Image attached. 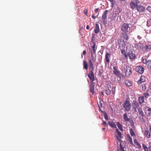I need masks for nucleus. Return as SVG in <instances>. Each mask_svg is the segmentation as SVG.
<instances>
[{
  "instance_id": "44",
  "label": "nucleus",
  "mask_w": 151,
  "mask_h": 151,
  "mask_svg": "<svg viewBox=\"0 0 151 151\" xmlns=\"http://www.w3.org/2000/svg\"><path fill=\"white\" fill-rule=\"evenodd\" d=\"M146 89V86L145 84L142 85V89L143 91H145Z\"/></svg>"
},
{
  "instance_id": "9",
  "label": "nucleus",
  "mask_w": 151,
  "mask_h": 151,
  "mask_svg": "<svg viewBox=\"0 0 151 151\" xmlns=\"http://www.w3.org/2000/svg\"><path fill=\"white\" fill-rule=\"evenodd\" d=\"M135 71L140 74H142L143 73L144 69L142 65L137 66L135 68Z\"/></svg>"
},
{
  "instance_id": "4",
  "label": "nucleus",
  "mask_w": 151,
  "mask_h": 151,
  "mask_svg": "<svg viewBox=\"0 0 151 151\" xmlns=\"http://www.w3.org/2000/svg\"><path fill=\"white\" fill-rule=\"evenodd\" d=\"M108 11L106 10L104 12L102 16V20L103 21L104 24L106 25L107 23V14L108 13Z\"/></svg>"
},
{
  "instance_id": "25",
  "label": "nucleus",
  "mask_w": 151,
  "mask_h": 151,
  "mask_svg": "<svg viewBox=\"0 0 151 151\" xmlns=\"http://www.w3.org/2000/svg\"><path fill=\"white\" fill-rule=\"evenodd\" d=\"M139 103L136 100H135L133 101L132 103V107H137V108L139 106Z\"/></svg>"
},
{
  "instance_id": "32",
  "label": "nucleus",
  "mask_w": 151,
  "mask_h": 151,
  "mask_svg": "<svg viewBox=\"0 0 151 151\" xmlns=\"http://www.w3.org/2000/svg\"><path fill=\"white\" fill-rule=\"evenodd\" d=\"M129 132L132 137H133L134 136H135V134L132 129L131 128L130 129Z\"/></svg>"
},
{
  "instance_id": "30",
  "label": "nucleus",
  "mask_w": 151,
  "mask_h": 151,
  "mask_svg": "<svg viewBox=\"0 0 151 151\" xmlns=\"http://www.w3.org/2000/svg\"><path fill=\"white\" fill-rule=\"evenodd\" d=\"M101 112L103 113L105 119L106 120H108V115L107 113L105 111H101Z\"/></svg>"
},
{
  "instance_id": "3",
  "label": "nucleus",
  "mask_w": 151,
  "mask_h": 151,
  "mask_svg": "<svg viewBox=\"0 0 151 151\" xmlns=\"http://www.w3.org/2000/svg\"><path fill=\"white\" fill-rule=\"evenodd\" d=\"M111 54L109 53L106 52L105 55V59L104 63L105 65H109V63L110 62V59L111 57Z\"/></svg>"
},
{
  "instance_id": "29",
  "label": "nucleus",
  "mask_w": 151,
  "mask_h": 151,
  "mask_svg": "<svg viewBox=\"0 0 151 151\" xmlns=\"http://www.w3.org/2000/svg\"><path fill=\"white\" fill-rule=\"evenodd\" d=\"M116 124L119 129L121 131H123V130L122 128V125L119 122H116Z\"/></svg>"
},
{
  "instance_id": "56",
  "label": "nucleus",
  "mask_w": 151,
  "mask_h": 151,
  "mask_svg": "<svg viewBox=\"0 0 151 151\" xmlns=\"http://www.w3.org/2000/svg\"><path fill=\"white\" fill-rule=\"evenodd\" d=\"M99 8H97V9H96L95 10H94V12H98V11H99Z\"/></svg>"
},
{
  "instance_id": "62",
  "label": "nucleus",
  "mask_w": 151,
  "mask_h": 151,
  "mask_svg": "<svg viewBox=\"0 0 151 151\" xmlns=\"http://www.w3.org/2000/svg\"><path fill=\"white\" fill-rule=\"evenodd\" d=\"M149 130L150 132H151V125H150L149 126Z\"/></svg>"
},
{
  "instance_id": "63",
  "label": "nucleus",
  "mask_w": 151,
  "mask_h": 151,
  "mask_svg": "<svg viewBox=\"0 0 151 151\" xmlns=\"http://www.w3.org/2000/svg\"><path fill=\"white\" fill-rule=\"evenodd\" d=\"M92 61L93 62H96V58L95 59H93V60H92Z\"/></svg>"
},
{
  "instance_id": "33",
  "label": "nucleus",
  "mask_w": 151,
  "mask_h": 151,
  "mask_svg": "<svg viewBox=\"0 0 151 151\" xmlns=\"http://www.w3.org/2000/svg\"><path fill=\"white\" fill-rule=\"evenodd\" d=\"M122 35L123 36L124 39L126 40H128L129 37L126 33H122Z\"/></svg>"
},
{
  "instance_id": "34",
  "label": "nucleus",
  "mask_w": 151,
  "mask_h": 151,
  "mask_svg": "<svg viewBox=\"0 0 151 151\" xmlns=\"http://www.w3.org/2000/svg\"><path fill=\"white\" fill-rule=\"evenodd\" d=\"M148 111L147 115L148 116L150 117L151 116V108L150 107H147Z\"/></svg>"
},
{
  "instance_id": "51",
  "label": "nucleus",
  "mask_w": 151,
  "mask_h": 151,
  "mask_svg": "<svg viewBox=\"0 0 151 151\" xmlns=\"http://www.w3.org/2000/svg\"><path fill=\"white\" fill-rule=\"evenodd\" d=\"M101 107H102V105L101 104H100V106H99V111H101H101H102V110H101Z\"/></svg>"
},
{
  "instance_id": "60",
  "label": "nucleus",
  "mask_w": 151,
  "mask_h": 151,
  "mask_svg": "<svg viewBox=\"0 0 151 151\" xmlns=\"http://www.w3.org/2000/svg\"><path fill=\"white\" fill-rule=\"evenodd\" d=\"M83 53L84 55H86V50H85L83 51Z\"/></svg>"
},
{
  "instance_id": "2",
  "label": "nucleus",
  "mask_w": 151,
  "mask_h": 151,
  "mask_svg": "<svg viewBox=\"0 0 151 151\" xmlns=\"http://www.w3.org/2000/svg\"><path fill=\"white\" fill-rule=\"evenodd\" d=\"M121 30L124 33H126L130 29L129 24L127 23H124L123 24L121 27Z\"/></svg>"
},
{
  "instance_id": "58",
  "label": "nucleus",
  "mask_w": 151,
  "mask_h": 151,
  "mask_svg": "<svg viewBox=\"0 0 151 151\" xmlns=\"http://www.w3.org/2000/svg\"><path fill=\"white\" fill-rule=\"evenodd\" d=\"M137 37L139 40H140L141 39V37L139 35H138Z\"/></svg>"
},
{
  "instance_id": "50",
  "label": "nucleus",
  "mask_w": 151,
  "mask_h": 151,
  "mask_svg": "<svg viewBox=\"0 0 151 151\" xmlns=\"http://www.w3.org/2000/svg\"><path fill=\"white\" fill-rule=\"evenodd\" d=\"M147 60L146 59H143L142 60V62H143V63L144 64H146L147 62Z\"/></svg>"
},
{
  "instance_id": "64",
  "label": "nucleus",
  "mask_w": 151,
  "mask_h": 151,
  "mask_svg": "<svg viewBox=\"0 0 151 151\" xmlns=\"http://www.w3.org/2000/svg\"><path fill=\"white\" fill-rule=\"evenodd\" d=\"M102 131H104V130H105V128H102Z\"/></svg>"
},
{
  "instance_id": "39",
  "label": "nucleus",
  "mask_w": 151,
  "mask_h": 151,
  "mask_svg": "<svg viewBox=\"0 0 151 151\" xmlns=\"http://www.w3.org/2000/svg\"><path fill=\"white\" fill-rule=\"evenodd\" d=\"M147 25L148 27L151 26V18L147 21Z\"/></svg>"
},
{
  "instance_id": "21",
  "label": "nucleus",
  "mask_w": 151,
  "mask_h": 151,
  "mask_svg": "<svg viewBox=\"0 0 151 151\" xmlns=\"http://www.w3.org/2000/svg\"><path fill=\"white\" fill-rule=\"evenodd\" d=\"M100 29L99 24H96L95 28L94 30V32L95 34H97L100 31Z\"/></svg>"
},
{
  "instance_id": "7",
  "label": "nucleus",
  "mask_w": 151,
  "mask_h": 151,
  "mask_svg": "<svg viewBox=\"0 0 151 151\" xmlns=\"http://www.w3.org/2000/svg\"><path fill=\"white\" fill-rule=\"evenodd\" d=\"M138 2L137 0L133 1H131L130 3V6L132 9H134L135 8H136L138 6Z\"/></svg>"
},
{
  "instance_id": "35",
  "label": "nucleus",
  "mask_w": 151,
  "mask_h": 151,
  "mask_svg": "<svg viewBox=\"0 0 151 151\" xmlns=\"http://www.w3.org/2000/svg\"><path fill=\"white\" fill-rule=\"evenodd\" d=\"M105 93L107 95H110L111 93V91L109 88H106Z\"/></svg>"
},
{
  "instance_id": "1",
  "label": "nucleus",
  "mask_w": 151,
  "mask_h": 151,
  "mask_svg": "<svg viewBox=\"0 0 151 151\" xmlns=\"http://www.w3.org/2000/svg\"><path fill=\"white\" fill-rule=\"evenodd\" d=\"M124 111L129 112L131 110V105L130 101L128 100L124 101L122 104Z\"/></svg>"
},
{
  "instance_id": "47",
  "label": "nucleus",
  "mask_w": 151,
  "mask_h": 151,
  "mask_svg": "<svg viewBox=\"0 0 151 151\" xmlns=\"http://www.w3.org/2000/svg\"><path fill=\"white\" fill-rule=\"evenodd\" d=\"M102 124L104 125L105 126H108V124L106 122L104 121H103Z\"/></svg>"
},
{
  "instance_id": "37",
  "label": "nucleus",
  "mask_w": 151,
  "mask_h": 151,
  "mask_svg": "<svg viewBox=\"0 0 151 151\" xmlns=\"http://www.w3.org/2000/svg\"><path fill=\"white\" fill-rule=\"evenodd\" d=\"M119 149L121 151H126V150H124V148L122 145V144L121 143H120L119 145Z\"/></svg>"
},
{
  "instance_id": "31",
  "label": "nucleus",
  "mask_w": 151,
  "mask_h": 151,
  "mask_svg": "<svg viewBox=\"0 0 151 151\" xmlns=\"http://www.w3.org/2000/svg\"><path fill=\"white\" fill-rule=\"evenodd\" d=\"M127 138L130 144H133L132 138L130 136L129 134L127 135Z\"/></svg>"
},
{
  "instance_id": "14",
  "label": "nucleus",
  "mask_w": 151,
  "mask_h": 151,
  "mask_svg": "<svg viewBox=\"0 0 151 151\" xmlns=\"http://www.w3.org/2000/svg\"><path fill=\"white\" fill-rule=\"evenodd\" d=\"M137 11L139 12V13H142L144 12L145 10V7L141 5H139L136 8Z\"/></svg>"
},
{
  "instance_id": "16",
  "label": "nucleus",
  "mask_w": 151,
  "mask_h": 151,
  "mask_svg": "<svg viewBox=\"0 0 151 151\" xmlns=\"http://www.w3.org/2000/svg\"><path fill=\"white\" fill-rule=\"evenodd\" d=\"M115 133L118 134V136H116V137L119 140L120 138H122V133L117 128L116 129Z\"/></svg>"
},
{
  "instance_id": "5",
  "label": "nucleus",
  "mask_w": 151,
  "mask_h": 151,
  "mask_svg": "<svg viewBox=\"0 0 151 151\" xmlns=\"http://www.w3.org/2000/svg\"><path fill=\"white\" fill-rule=\"evenodd\" d=\"M94 69L89 70V73L87 76L91 81H94L95 80L93 70Z\"/></svg>"
},
{
  "instance_id": "15",
  "label": "nucleus",
  "mask_w": 151,
  "mask_h": 151,
  "mask_svg": "<svg viewBox=\"0 0 151 151\" xmlns=\"http://www.w3.org/2000/svg\"><path fill=\"white\" fill-rule=\"evenodd\" d=\"M126 70L125 73V76L127 77L129 76L132 73L131 68L129 66H127L126 67Z\"/></svg>"
},
{
  "instance_id": "48",
  "label": "nucleus",
  "mask_w": 151,
  "mask_h": 151,
  "mask_svg": "<svg viewBox=\"0 0 151 151\" xmlns=\"http://www.w3.org/2000/svg\"><path fill=\"white\" fill-rule=\"evenodd\" d=\"M139 115H141L142 116H144L145 115H144V113L142 111L141 112H139Z\"/></svg>"
},
{
  "instance_id": "42",
  "label": "nucleus",
  "mask_w": 151,
  "mask_h": 151,
  "mask_svg": "<svg viewBox=\"0 0 151 151\" xmlns=\"http://www.w3.org/2000/svg\"><path fill=\"white\" fill-rule=\"evenodd\" d=\"M148 90H147V92H148ZM144 95L145 96V97L146 98H147L149 96V93H145L144 94Z\"/></svg>"
},
{
  "instance_id": "59",
  "label": "nucleus",
  "mask_w": 151,
  "mask_h": 151,
  "mask_svg": "<svg viewBox=\"0 0 151 151\" xmlns=\"http://www.w3.org/2000/svg\"><path fill=\"white\" fill-rule=\"evenodd\" d=\"M92 18H93L94 19H96V17H95V16L93 14L92 16Z\"/></svg>"
},
{
  "instance_id": "27",
  "label": "nucleus",
  "mask_w": 151,
  "mask_h": 151,
  "mask_svg": "<svg viewBox=\"0 0 151 151\" xmlns=\"http://www.w3.org/2000/svg\"><path fill=\"white\" fill-rule=\"evenodd\" d=\"M145 135L148 138H150L151 137L150 133L149 132L148 130H147L145 131Z\"/></svg>"
},
{
  "instance_id": "38",
  "label": "nucleus",
  "mask_w": 151,
  "mask_h": 151,
  "mask_svg": "<svg viewBox=\"0 0 151 151\" xmlns=\"http://www.w3.org/2000/svg\"><path fill=\"white\" fill-rule=\"evenodd\" d=\"M144 116H142L141 115H139V120L142 122H144V121H145L144 119L143 118V117Z\"/></svg>"
},
{
  "instance_id": "36",
  "label": "nucleus",
  "mask_w": 151,
  "mask_h": 151,
  "mask_svg": "<svg viewBox=\"0 0 151 151\" xmlns=\"http://www.w3.org/2000/svg\"><path fill=\"white\" fill-rule=\"evenodd\" d=\"M129 123H130L131 126L132 127V128H134L135 127L134 126V123L132 120H131L130 122H129Z\"/></svg>"
},
{
  "instance_id": "17",
  "label": "nucleus",
  "mask_w": 151,
  "mask_h": 151,
  "mask_svg": "<svg viewBox=\"0 0 151 151\" xmlns=\"http://www.w3.org/2000/svg\"><path fill=\"white\" fill-rule=\"evenodd\" d=\"M142 147L145 151H151V146L149 145L147 147L144 144H142Z\"/></svg>"
},
{
  "instance_id": "45",
  "label": "nucleus",
  "mask_w": 151,
  "mask_h": 151,
  "mask_svg": "<svg viewBox=\"0 0 151 151\" xmlns=\"http://www.w3.org/2000/svg\"><path fill=\"white\" fill-rule=\"evenodd\" d=\"M148 11L150 12L151 13V6H149L146 9Z\"/></svg>"
},
{
  "instance_id": "28",
  "label": "nucleus",
  "mask_w": 151,
  "mask_h": 151,
  "mask_svg": "<svg viewBox=\"0 0 151 151\" xmlns=\"http://www.w3.org/2000/svg\"><path fill=\"white\" fill-rule=\"evenodd\" d=\"M138 100L139 103L140 104H142L144 101V96H140Z\"/></svg>"
},
{
  "instance_id": "40",
  "label": "nucleus",
  "mask_w": 151,
  "mask_h": 151,
  "mask_svg": "<svg viewBox=\"0 0 151 151\" xmlns=\"http://www.w3.org/2000/svg\"><path fill=\"white\" fill-rule=\"evenodd\" d=\"M90 50L91 51V60H92L93 59H96V58L94 57V56L93 55V54H94V53H93V52L92 51V50L91 49L90 50H89L90 51Z\"/></svg>"
},
{
  "instance_id": "19",
  "label": "nucleus",
  "mask_w": 151,
  "mask_h": 151,
  "mask_svg": "<svg viewBox=\"0 0 151 151\" xmlns=\"http://www.w3.org/2000/svg\"><path fill=\"white\" fill-rule=\"evenodd\" d=\"M109 125L113 129H116L117 127L116 124L114 122L109 121L108 122Z\"/></svg>"
},
{
  "instance_id": "54",
  "label": "nucleus",
  "mask_w": 151,
  "mask_h": 151,
  "mask_svg": "<svg viewBox=\"0 0 151 151\" xmlns=\"http://www.w3.org/2000/svg\"><path fill=\"white\" fill-rule=\"evenodd\" d=\"M124 55L125 56V57H124L125 59H127V58H128V55H127L126 54H125Z\"/></svg>"
},
{
  "instance_id": "26",
  "label": "nucleus",
  "mask_w": 151,
  "mask_h": 151,
  "mask_svg": "<svg viewBox=\"0 0 151 151\" xmlns=\"http://www.w3.org/2000/svg\"><path fill=\"white\" fill-rule=\"evenodd\" d=\"M146 65L147 67L151 71V60H147Z\"/></svg>"
},
{
  "instance_id": "12",
  "label": "nucleus",
  "mask_w": 151,
  "mask_h": 151,
  "mask_svg": "<svg viewBox=\"0 0 151 151\" xmlns=\"http://www.w3.org/2000/svg\"><path fill=\"white\" fill-rule=\"evenodd\" d=\"M123 118L124 121L126 122H129L132 119L129 116L127 113H125L123 115Z\"/></svg>"
},
{
  "instance_id": "53",
  "label": "nucleus",
  "mask_w": 151,
  "mask_h": 151,
  "mask_svg": "<svg viewBox=\"0 0 151 151\" xmlns=\"http://www.w3.org/2000/svg\"><path fill=\"white\" fill-rule=\"evenodd\" d=\"M87 9H85L84 11V13L86 15H87Z\"/></svg>"
},
{
  "instance_id": "10",
  "label": "nucleus",
  "mask_w": 151,
  "mask_h": 151,
  "mask_svg": "<svg viewBox=\"0 0 151 151\" xmlns=\"http://www.w3.org/2000/svg\"><path fill=\"white\" fill-rule=\"evenodd\" d=\"M128 55L129 58L131 60H134L135 59L136 55L135 54L133 53L132 50H130L127 53Z\"/></svg>"
},
{
  "instance_id": "23",
  "label": "nucleus",
  "mask_w": 151,
  "mask_h": 151,
  "mask_svg": "<svg viewBox=\"0 0 151 151\" xmlns=\"http://www.w3.org/2000/svg\"><path fill=\"white\" fill-rule=\"evenodd\" d=\"M83 69H85L86 70H88V64L86 61L85 60L83 61Z\"/></svg>"
},
{
  "instance_id": "13",
  "label": "nucleus",
  "mask_w": 151,
  "mask_h": 151,
  "mask_svg": "<svg viewBox=\"0 0 151 151\" xmlns=\"http://www.w3.org/2000/svg\"><path fill=\"white\" fill-rule=\"evenodd\" d=\"M94 81H91L90 84L89 86L90 92L93 94L94 92V87L95 86L94 83L93 82Z\"/></svg>"
},
{
  "instance_id": "61",
  "label": "nucleus",
  "mask_w": 151,
  "mask_h": 151,
  "mask_svg": "<svg viewBox=\"0 0 151 151\" xmlns=\"http://www.w3.org/2000/svg\"><path fill=\"white\" fill-rule=\"evenodd\" d=\"M89 28V26L88 25H87L86 27V29H88Z\"/></svg>"
},
{
  "instance_id": "11",
  "label": "nucleus",
  "mask_w": 151,
  "mask_h": 151,
  "mask_svg": "<svg viewBox=\"0 0 151 151\" xmlns=\"http://www.w3.org/2000/svg\"><path fill=\"white\" fill-rule=\"evenodd\" d=\"M143 45L140 42L139 43H136L134 44L135 48L137 50H141L143 47Z\"/></svg>"
},
{
  "instance_id": "52",
  "label": "nucleus",
  "mask_w": 151,
  "mask_h": 151,
  "mask_svg": "<svg viewBox=\"0 0 151 151\" xmlns=\"http://www.w3.org/2000/svg\"><path fill=\"white\" fill-rule=\"evenodd\" d=\"M98 61H99V64H100L101 63V62H102L101 58L98 59Z\"/></svg>"
},
{
  "instance_id": "6",
  "label": "nucleus",
  "mask_w": 151,
  "mask_h": 151,
  "mask_svg": "<svg viewBox=\"0 0 151 151\" xmlns=\"http://www.w3.org/2000/svg\"><path fill=\"white\" fill-rule=\"evenodd\" d=\"M113 69L114 70L113 71V73L116 76L120 77L121 75L122 76V74L120 73V71L118 70L117 65L114 66Z\"/></svg>"
},
{
  "instance_id": "57",
  "label": "nucleus",
  "mask_w": 151,
  "mask_h": 151,
  "mask_svg": "<svg viewBox=\"0 0 151 151\" xmlns=\"http://www.w3.org/2000/svg\"><path fill=\"white\" fill-rule=\"evenodd\" d=\"M133 108L134 111L135 112H137V107H133Z\"/></svg>"
},
{
  "instance_id": "24",
  "label": "nucleus",
  "mask_w": 151,
  "mask_h": 151,
  "mask_svg": "<svg viewBox=\"0 0 151 151\" xmlns=\"http://www.w3.org/2000/svg\"><path fill=\"white\" fill-rule=\"evenodd\" d=\"M145 51L147 52L148 51H150L151 50V45L150 44L146 45L144 47Z\"/></svg>"
},
{
  "instance_id": "46",
  "label": "nucleus",
  "mask_w": 151,
  "mask_h": 151,
  "mask_svg": "<svg viewBox=\"0 0 151 151\" xmlns=\"http://www.w3.org/2000/svg\"><path fill=\"white\" fill-rule=\"evenodd\" d=\"M126 82H127V83H126V82H125V84H126L128 86H131L132 85V83H130V82H129L128 81H126Z\"/></svg>"
},
{
  "instance_id": "18",
  "label": "nucleus",
  "mask_w": 151,
  "mask_h": 151,
  "mask_svg": "<svg viewBox=\"0 0 151 151\" xmlns=\"http://www.w3.org/2000/svg\"><path fill=\"white\" fill-rule=\"evenodd\" d=\"M91 42H92L93 43V45L92 46V47H91V48H92V51L93 52V53H94V54H95L96 53V50L97 49V47H95V46H96L95 42H93V40H91Z\"/></svg>"
},
{
  "instance_id": "49",
  "label": "nucleus",
  "mask_w": 151,
  "mask_h": 151,
  "mask_svg": "<svg viewBox=\"0 0 151 151\" xmlns=\"http://www.w3.org/2000/svg\"><path fill=\"white\" fill-rule=\"evenodd\" d=\"M137 109H138V110L139 112V113L142 111V108L141 107H139Z\"/></svg>"
},
{
  "instance_id": "43",
  "label": "nucleus",
  "mask_w": 151,
  "mask_h": 151,
  "mask_svg": "<svg viewBox=\"0 0 151 151\" xmlns=\"http://www.w3.org/2000/svg\"><path fill=\"white\" fill-rule=\"evenodd\" d=\"M124 49H120V50L121 51V53L122 54H123V55H124V54H126V51H125V50H124Z\"/></svg>"
},
{
  "instance_id": "22",
  "label": "nucleus",
  "mask_w": 151,
  "mask_h": 151,
  "mask_svg": "<svg viewBox=\"0 0 151 151\" xmlns=\"http://www.w3.org/2000/svg\"><path fill=\"white\" fill-rule=\"evenodd\" d=\"M88 63L89 65V70L91 69H94L93 64L92 60L91 59H90L88 60Z\"/></svg>"
},
{
  "instance_id": "41",
  "label": "nucleus",
  "mask_w": 151,
  "mask_h": 151,
  "mask_svg": "<svg viewBox=\"0 0 151 151\" xmlns=\"http://www.w3.org/2000/svg\"><path fill=\"white\" fill-rule=\"evenodd\" d=\"M112 93L114 95L115 94L116 92V87H113L111 89Z\"/></svg>"
},
{
  "instance_id": "8",
  "label": "nucleus",
  "mask_w": 151,
  "mask_h": 151,
  "mask_svg": "<svg viewBox=\"0 0 151 151\" xmlns=\"http://www.w3.org/2000/svg\"><path fill=\"white\" fill-rule=\"evenodd\" d=\"M118 44L119 49H124L125 48L126 46L125 42L123 39H121L120 41L118 42Z\"/></svg>"
},
{
  "instance_id": "20",
  "label": "nucleus",
  "mask_w": 151,
  "mask_h": 151,
  "mask_svg": "<svg viewBox=\"0 0 151 151\" xmlns=\"http://www.w3.org/2000/svg\"><path fill=\"white\" fill-rule=\"evenodd\" d=\"M145 77L142 76L138 80L137 83L139 84H140L142 82H145Z\"/></svg>"
},
{
  "instance_id": "55",
  "label": "nucleus",
  "mask_w": 151,
  "mask_h": 151,
  "mask_svg": "<svg viewBox=\"0 0 151 151\" xmlns=\"http://www.w3.org/2000/svg\"><path fill=\"white\" fill-rule=\"evenodd\" d=\"M136 141V142L137 143V145H138L139 146V147H141V145H140L138 143V142L137 141L136 139L135 140Z\"/></svg>"
}]
</instances>
